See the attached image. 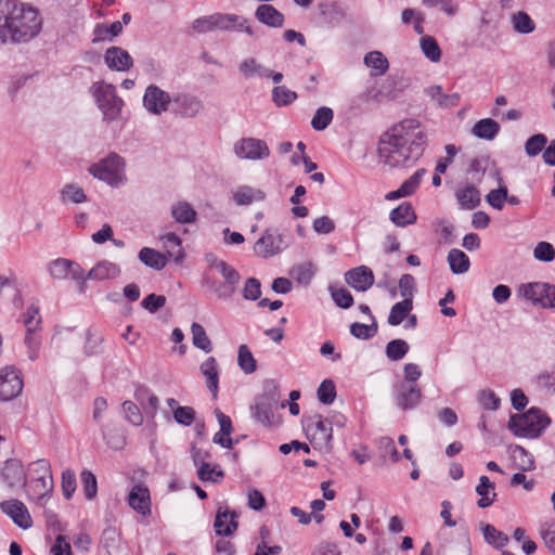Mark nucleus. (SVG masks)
Segmentation results:
<instances>
[{"label": "nucleus", "mask_w": 555, "mask_h": 555, "mask_svg": "<svg viewBox=\"0 0 555 555\" xmlns=\"http://www.w3.org/2000/svg\"><path fill=\"white\" fill-rule=\"evenodd\" d=\"M292 275L297 283L307 285L311 282L314 275V266L311 262L297 266L293 269Z\"/></svg>", "instance_id": "obj_53"}, {"label": "nucleus", "mask_w": 555, "mask_h": 555, "mask_svg": "<svg viewBox=\"0 0 555 555\" xmlns=\"http://www.w3.org/2000/svg\"><path fill=\"white\" fill-rule=\"evenodd\" d=\"M138 257L143 264L154 270H162L167 264L166 255L157 251L154 248L143 247L139 251Z\"/></svg>", "instance_id": "obj_33"}, {"label": "nucleus", "mask_w": 555, "mask_h": 555, "mask_svg": "<svg viewBox=\"0 0 555 555\" xmlns=\"http://www.w3.org/2000/svg\"><path fill=\"white\" fill-rule=\"evenodd\" d=\"M89 172L94 178L117 188L125 181V159L116 153H109L105 158L92 165Z\"/></svg>", "instance_id": "obj_5"}, {"label": "nucleus", "mask_w": 555, "mask_h": 555, "mask_svg": "<svg viewBox=\"0 0 555 555\" xmlns=\"http://www.w3.org/2000/svg\"><path fill=\"white\" fill-rule=\"evenodd\" d=\"M80 477H81L85 496L88 500L95 498L96 492H98V482H96L95 475L93 473H91L90 470H83L81 473Z\"/></svg>", "instance_id": "obj_56"}, {"label": "nucleus", "mask_w": 555, "mask_h": 555, "mask_svg": "<svg viewBox=\"0 0 555 555\" xmlns=\"http://www.w3.org/2000/svg\"><path fill=\"white\" fill-rule=\"evenodd\" d=\"M478 402L485 409L489 411H495L500 406V398L492 390H481L478 393Z\"/></svg>", "instance_id": "obj_59"}, {"label": "nucleus", "mask_w": 555, "mask_h": 555, "mask_svg": "<svg viewBox=\"0 0 555 555\" xmlns=\"http://www.w3.org/2000/svg\"><path fill=\"white\" fill-rule=\"evenodd\" d=\"M235 518L236 514L234 512L230 513L227 509L219 508L214 524L216 533L224 537L233 534L237 529Z\"/></svg>", "instance_id": "obj_28"}, {"label": "nucleus", "mask_w": 555, "mask_h": 555, "mask_svg": "<svg viewBox=\"0 0 555 555\" xmlns=\"http://www.w3.org/2000/svg\"><path fill=\"white\" fill-rule=\"evenodd\" d=\"M389 219L397 227L403 228L415 223L417 217L413 206L410 203L404 202L390 211Z\"/></svg>", "instance_id": "obj_29"}, {"label": "nucleus", "mask_w": 555, "mask_h": 555, "mask_svg": "<svg viewBox=\"0 0 555 555\" xmlns=\"http://www.w3.org/2000/svg\"><path fill=\"white\" fill-rule=\"evenodd\" d=\"M336 398V388L331 379H324L318 388V399L324 404H332Z\"/></svg>", "instance_id": "obj_55"}, {"label": "nucleus", "mask_w": 555, "mask_h": 555, "mask_svg": "<svg viewBox=\"0 0 555 555\" xmlns=\"http://www.w3.org/2000/svg\"><path fill=\"white\" fill-rule=\"evenodd\" d=\"M281 234L276 230L267 229L255 243V253L262 258H269L278 255L284 249Z\"/></svg>", "instance_id": "obj_13"}, {"label": "nucleus", "mask_w": 555, "mask_h": 555, "mask_svg": "<svg viewBox=\"0 0 555 555\" xmlns=\"http://www.w3.org/2000/svg\"><path fill=\"white\" fill-rule=\"evenodd\" d=\"M24 383L20 372L12 365L0 369V400L10 401L23 390Z\"/></svg>", "instance_id": "obj_12"}, {"label": "nucleus", "mask_w": 555, "mask_h": 555, "mask_svg": "<svg viewBox=\"0 0 555 555\" xmlns=\"http://www.w3.org/2000/svg\"><path fill=\"white\" fill-rule=\"evenodd\" d=\"M413 309V300H402L395 304L388 315V323L392 326H397L410 314Z\"/></svg>", "instance_id": "obj_41"}, {"label": "nucleus", "mask_w": 555, "mask_h": 555, "mask_svg": "<svg viewBox=\"0 0 555 555\" xmlns=\"http://www.w3.org/2000/svg\"><path fill=\"white\" fill-rule=\"evenodd\" d=\"M304 428L307 438L315 449L320 451L331 450L333 437L332 424L320 414H314L304 420Z\"/></svg>", "instance_id": "obj_7"}, {"label": "nucleus", "mask_w": 555, "mask_h": 555, "mask_svg": "<svg viewBox=\"0 0 555 555\" xmlns=\"http://www.w3.org/2000/svg\"><path fill=\"white\" fill-rule=\"evenodd\" d=\"M11 20L14 22V43L28 42L41 30L42 20L39 12L29 4L17 1L16 11Z\"/></svg>", "instance_id": "obj_3"}, {"label": "nucleus", "mask_w": 555, "mask_h": 555, "mask_svg": "<svg viewBox=\"0 0 555 555\" xmlns=\"http://www.w3.org/2000/svg\"><path fill=\"white\" fill-rule=\"evenodd\" d=\"M396 404L402 410L415 408L422 399L421 389L415 384L401 382L395 386Z\"/></svg>", "instance_id": "obj_16"}, {"label": "nucleus", "mask_w": 555, "mask_h": 555, "mask_svg": "<svg viewBox=\"0 0 555 555\" xmlns=\"http://www.w3.org/2000/svg\"><path fill=\"white\" fill-rule=\"evenodd\" d=\"M533 256L539 261L550 262L555 259V249L548 242H540L533 250Z\"/></svg>", "instance_id": "obj_58"}, {"label": "nucleus", "mask_w": 555, "mask_h": 555, "mask_svg": "<svg viewBox=\"0 0 555 555\" xmlns=\"http://www.w3.org/2000/svg\"><path fill=\"white\" fill-rule=\"evenodd\" d=\"M363 62L367 67L372 69V76H382L389 68L388 60L379 51H371L366 53Z\"/></svg>", "instance_id": "obj_36"}, {"label": "nucleus", "mask_w": 555, "mask_h": 555, "mask_svg": "<svg viewBox=\"0 0 555 555\" xmlns=\"http://www.w3.org/2000/svg\"><path fill=\"white\" fill-rule=\"evenodd\" d=\"M173 98L157 85H149L143 94V106L153 115L160 116L169 109Z\"/></svg>", "instance_id": "obj_11"}, {"label": "nucleus", "mask_w": 555, "mask_h": 555, "mask_svg": "<svg viewBox=\"0 0 555 555\" xmlns=\"http://www.w3.org/2000/svg\"><path fill=\"white\" fill-rule=\"evenodd\" d=\"M350 333L358 339H369L376 335L377 323L373 319L372 324L352 323L350 325Z\"/></svg>", "instance_id": "obj_51"}, {"label": "nucleus", "mask_w": 555, "mask_h": 555, "mask_svg": "<svg viewBox=\"0 0 555 555\" xmlns=\"http://www.w3.org/2000/svg\"><path fill=\"white\" fill-rule=\"evenodd\" d=\"M547 140L542 133H538L528 139L525 145L526 153L529 156H537L545 146Z\"/></svg>", "instance_id": "obj_61"}, {"label": "nucleus", "mask_w": 555, "mask_h": 555, "mask_svg": "<svg viewBox=\"0 0 555 555\" xmlns=\"http://www.w3.org/2000/svg\"><path fill=\"white\" fill-rule=\"evenodd\" d=\"M426 170L421 168L416 170L408 180H405L398 190L391 191L386 194L385 198L387 201L398 199L400 197H405L415 192L418 188L423 177L425 176Z\"/></svg>", "instance_id": "obj_27"}, {"label": "nucleus", "mask_w": 555, "mask_h": 555, "mask_svg": "<svg viewBox=\"0 0 555 555\" xmlns=\"http://www.w3.org/2000/svg\"><path fill=\"white\" fill-rule=\"evenodd\" d=\"M61 199L64 203L80 204L87 201V196L80 186L70 183L62 189Z\"/></svg>", "instance_id": "obj_46"}, {"label": "nucleus", "mask_w": 555, "mask_h": 555, "mask_svg": "<svg viewBox=\"0 0 555 555\" xmlns=\"http://www.w3.org/2000/svg\"><path fill=\"white\" fill-rule=\"evenodd\" d=\"M280 385L275 379H267L262 385V393L257 398V400L264 401L274 406H280L284 409L286 406V402L280 403Z\"/></svg>", "instance_id": "obj_34"}, {"label": "nucleus", "mask_w": 555, "mask_h": 555, "mask_svg": "<svg viewBox=\"0 0 555 555\" xmlns=\"http://www.w3.org/2000/svg\"><path fill=\"white\" fill-rule=\"evenodd\" d=\"M176 105L175 113L184 118H195L203 109V102L195 95L192 94H178L173 98Z\"/></svg>", "instance_id": "obj_18"}, {"label": "nucleus", "mask_w": 555, "mask_h": 555, "mask_svg": "<svg viewBox=\"0 0 555 555\" xmlns=\"http://www.w3.org/2000/svg\"><path fill=\"white\" fill-rule=\"evenodd\" d=\"M346 283L357 292H366L374 284L373 271L365 267L360 266L346 272Z\"/></svg>", "instance_id": "obj_19"}, {"label": "nucleus", "mask_w": 555, "mask_h": 555, "mask_svg": "<svg viewBox=\"0 0 555 555\" xmlns=\"http://www.w3.org/2000/svg\"><path fill=\"white\" fill-rule=\"evenodd\" d=\"M420 47L429 61L438 63L441 60V49L434 37L423 36L420 39Z\"/></svg>", "instance_id": "obj_42"}, {"label": "nucleus", "mask_w": 555, "mask_h": 555, "mask_svg": "<svg viewBox=\"0 0 555 555\" xmlns=\"http://www.w3.org/2000/svg\"><path fill=\"white\" fill-rule=\"evenodd\" d=\"M482 532L485 540L496 548H503L507 545L509 539L507 534L495 529L492 525H483Z\"/></svg>", "instance_id": "obj_43"}, {"label": "nucleus", "mask_w": 555, "mask_h": 555, "mask_svg": "<svg viewBox=\"0 0 555 555\" xmlns=\"http://www.w3.org/2000/svg\"><path fill=\"white\" fill-rule=\"evenodd\" d=\"M202 374L206 378L207 388L212 393L214 398H217L218 385H219V372L218 364L214 357L207 358L199 366Z\"/></svg>", "instance_id": "obj_30"}, {"label": "nucleus", "mask_w": 555, "mask_h": 555, "mask_svg": "<svg viewBox=\"0 0 555 555\" xmlns=\"http://www.w3.org/2000/svg\"><path fill=\"white\" fill-rule=\"evenodd\" d=\"M427 93L433 100L437 101L440 106L453 105L455 101H457V95L444 94L440 86H431L428 88Z\"/></svg>", "instance_id": "obj_63"}, {"label": "nucleus", "mask_w": 555, "mask_h": 555, "mask_svg": "<svg viewBox=\"0 0 555 555\" xmlns=\"http://www.w3.org/2000/svg\"><path fill=\"white\" fill-rule=\"evenodd\" d=\"M255 17L261 24L272 28H281L284 24V15L271 4H260L255 11Z\"/></svg>", "instance_id": "obj_26"}, {"label": "nucleus", "mask_w": 555, "mask_h": 555, "mask_svg": "<svg viewBox=\"0 0 555 555\" xmlns=\"http://www.w3.org/2000/svg\"><path fill=\"white\" fill-rule=\"evenodd\" d=\"M273 101L279 105H287L297 98L296 92L286 89L284 86L275 87L272 91Z\"/></svg>", "instance_id": "obj_62"}, {"label": "nucleus", "mask_w": 555, "mask_h": 555, "mask_svg": "<svg viewBox=\"0 0 555 555\" xmlns=\"http://www.w3.org/2000/svg\"><path fill=\"white\" fill-rule=\"evenodd\" d=\"M237 364L245 374H251L257 370L256 360L246 345L238 347Z\"/></svg>", "instance_id": "obj_45"}, {"label": "nucleus", "mask_w": 555, "mask_h": 555, "mask_svg": "<svg viewBox=\"0 0 555 555\" xmlns=\"http://www.w3.org/2000/svg\"><path fill=\"white\" fill-rule=\"evenodd\" d=\"M91 91L98 107L103 114L104 120H116L120 115L124 102L116 95L115 87L104 82H96L91 87Z\"/></svg>", "instance_id": "obj_6"}, {"label": "nucleus", "mask_w": 555, "mask_h": 555, "mask_svg": "<svg viewBox=\"0 0 555 555\" xmlns=\"http://www.w3.org/2000/svg\"><path fill=\"white\" fill-rule=\"evenodd\" d=\"M475 490L476 493L480 496V499L477 501L478 507L487 508L494 503L496 493L494 491V483L489 479V477L481 476Z\"/></svg>", "instance_id": "obj_31"}, {"label": "nucleus", "mask_w": 555, "mask_h": 555, "mask_svg": "<svg viewBox=\"0 0 555 555\" xmlns=\"http://www.w3.org/2000/svg\"><path fill=\"white\" fill-rule=\"evenodd\" d=\"M121 274L119 264L109 260L96 262L87 273L85 272V285L88 280L106 281L117 279Z\"/></svg>", "instance_id": "obj_22"}, {"label": "nucleus", "mask_w": 555, "mask_h": 555, "mask_svg": "<svg viewBox=\"0 0 555 555\" xmlns=\"http://www.w3.org/2000/svg\"><path fill=\"white\" fill-rule=\"evenodd\" d=\"M191 332H192L193 345L196 348L205 351L206 353H209L212 350V345L206 334L205 328L198 323H193L192 327H191Z\"/></svg>", "instance_id": "obj_44"}, {"label": "nucleus", "mask_w": 555, "mask_h": 555, "mask_svg": "<svg viewBox=\"0 0 555 555\" xmlns=\"http://www.w3.org/2000/svg\"><path fill=\"white\" fill-rule=\"evenodd\" d=\"M232 198L238 206L250 205L266 199V192L251 185H240L232 192Z\"/></svg>", "instance_id": "obj_25"}, {"label": "nucleus", "mask_w": 555, "mask_h": 555, "mask_svg": "<svg viewBox=\"0 0 555 555\" xmlns=\"http://www.w3.org/2000/svg\"><path fill=\"white\" fill-rule=\"evenodd\" d=\"M332 298L335 304L343 309H348L353 305V297L345 288H331Z\"/></svg>", "instance_id": "obj_64"}, {"label": "nucleus", "mask_w": 555, "mask_h": 555, "mask_svg": "<svg viewBox=\"0 0 555 555\" xmlns=\"http://www.w3.org/2000/svg\"><path fill=\"white\" fill-rule=\"evenodd\" d=\"M275 406L264 401L256 400L253 406V414L257 422L263 426H272L275 424L273 409Z\"/></svg>", "instance_id": "obj_40"}, {"label": "nucleus", "mask_w": 555, "mask_h": 555, "mask_svg": "<svg viewBox=\"0 0 555 555\" xmlns=\"http://www.w3.org/2000/svg\"><path fill=\"white\" fill-rule=\"evenodd\" d=\"M27 495L43 506L53 491L51 464L46 459H39L28 464L26 473Z\"/></svg>", "instance_id": "obj_2"}, {"label": "nucleus", "mask_w": 555, "mask_h": 555, "mask_svg": "<svg viewBox=\"0 0 555 555\" xmlns=\"http://www.w3.org/2000/svg\"><path fill=\"white\" fill-rule=\"evenodd\" d=\"M122 411L125 413L126 420H128L132 425H142L143 415L135 403H133L132 401H125L122 403Z\"/></svg>", "instance_id": "obj_60"}, {"label": "nucleus", "mask_w": 555, "mask_h": 555, "mask_svg": "<svg viewBox=\"0 0 555 555\" xmlns=\"http://www.w3.org/2000/svg\"><path fill=\"white\" fill-rule=\"evenodd\" d=\"M135 397L137 400L143 406L145 413L150 414L151 416H154L156 414L159 400L154 393H152L147 389H142L137 392Z\"/></svg>", "instance_id": "obj_48"}, {"label": "nucleus", "mask_w": 555, "mask_h": 555, "mask_svg": "<svg viewBox=\"0 0 555 555\" xmlns=\"http://www.w3.org/2000/svg\"><path fill=\"white\" fill-rule=\"evenodd\" d=\"M240 73L246 78H271L275 83L283 79L281 73H274L254 57L246 59L240 64Z\"/></svg>", "instance_id": "obj_20"}, {"label": "nucleus", "mask_w": 555, "mask_h": 555, "mask_svg": "<svg viewBox=\"0 0 555 555\" xmlns=\"http://www.w3.org/2000/svg\"><path fill=\"white\" fill-rule=\"evenodd\" d=\"M234 154L241 159L260 160L270 156L268 144L257 138H242L234 143Z\"/></svg>", "instance_id": "obj_10"}, {"label": "nucleus", "mask_w": 555, "mask_h": 555, "mask_svg": "<svg viewBox=\"0 0 555 555\" xmlns=\"http://www.w3.org/2000/svg\"><path fill=\"white\" fill-rule=\"evenodd\" d=\"M448 263L454 274H463L469 270L470 261L468 256L461 249L453 248L448 254Z\"/></svg>", "instance_id": "obj_37"}, {"label": "nucleus", "mask_w": 555, "mask_h": 555, "mask_svg": "<svg viewBox=\"0 0 555 555\" xmlns=\"http://www.w3.org/2000/svg\"><path fill=\"white\" fill-rule=\"evenodd\" d=\"M550 423V417L540 409L531 408L524 414L512 415L508 428L517 437L533 439L540 437Z\"/></svg>", "instance_id": "obj_4"}, {"label": "nucleus", "mask_w": 555, "mask_h": 555, "mask_svg": "<svg viewBox=\"0 0 555 555\" xmlns=\"http://www.w3.org/2000/svg\"><path fill=\"white\" fill-rule=\"evenodd\" d=\"M409 351V344L403 339L390 340L386 346V356L391 361L401 360Z\"/></svg>", "instance_id": "obj_49"}, {"label": "nucleus", "mask_w": 555, "mask_h": 555, "mask_svg": "<svg viewBox=\"0 0 555 555\" xmlns=\"http://www.w3.org/2000/svg\"><path fill=\"white\" fill-rule=\"evenodd\" d=\"M455 197L465 209H473L480 203V193L474 185H466L459 189L455 193Z\"/></svg>", "instance_id": "obj_38"}, {"label": "nucleus", "mask_w": 555, "mask_h": 555, "mask_svg": "<svg viewBox=\"0 0 555 555\" xmlns=\"http://www.w3.org/2000/svg\"><path fill=\"white\" fill-rule=\"evenodd\" d=\"M104 61L111 69L117 72H126L133 65L130 54L119 47L108 48L105 52Z\"/></svg>", "instance_id": "obj_24"}, {"label": "nucleus", "mask_w": 555, "mask_h": 555, "mask_svg": "<svg viewBox=\"0 0 555 555\" xmlns=\"http://www.w3.org/2000/svg\"><path fill=\"white\" fill-rule=\"evenodd\" d=\"M427 142V131L417 119H403L380 137L378 162L389 168L410 167L423 155Z\"/></svg>", "instance_id": "obj_1"}, {"label": "nucleus", "mask_w": 555, "mask_h": 555, "mask_svg": "<svg viewBox=\"0 0 555 555\" xmlns=\"http://www.w3.org/2000/svg\"><path fill=\"white\" fill-rule=\"evenodd\" d=\"M0 508L20 528L28 529L33 526L31 517L23 502L18 500L3 501L0 504Z\"/></svg>", "instance_id": "obj_17"}, {"label": "nucleus", "mask_w": 555, "mask_h": 555, "mask_svg": "<svg viewBox=\"0 0 555 555\" xmlns=\"http://www.w3.org/2000/svg\"><path fill=\"white\" fill-rule=\"evenodd\" d=\"M163 246L166 250L167 257L180 262L184 258V253L181 247V238L175 233H167L160 237Z\"/></svg>", "instance_id": "obj_35"}, {"label": "nucleus", "mask_w": 555, "mask_h": 555, "mask_svg": "<svg viewBox=\"0 0 555 555\" xmlns=\"http://www.w3.org/2000/svg\"><path fill=\"white\" fill-rule=\"evenodd\" d=\"M500 132V125L492 118L478 120L472 128V133L478 139L491 141Z\"/></svg>", "instance_id": "obj_32"}, {"label": "nucleus", "mask_w": 555, "mask_h": 555, "mask_svg": "<svg viewBox=\"0 0 555 555\" xmlns=\"http://www.w3.org/2000/svg\"><path fill=\"white\" fill-rule=\"evenodd\" d=\"M216 30L221 31H245L249 36H254V29L248 21L237 14L232 13H215Z\"/></svg>", "instance_id": "obj_15"}, {"label": "nucleus", "mask_w": 555, "mask_h": 555, "mask_svg": "<svg viewBox=\"0 0 555 555\" xmlns=\"http://www.w3.org/2000/svg\"><path fill=\"white\" fill-rule=\"evenodd\" d=\"M128 503L133 511L142 516H150L152 513L150 490L145 486L132 487L128 494Z\"/></svg>", "instance_id": "obj_21"}, {"label": "nucleus", "mask_w": 555, "mask_h": 555, "mask_svg": "<svg viewBox=\"0 0 555 555\" xmlns=\"http://www.w3.org/2000/svg\"><path fill=\"white\" fill-rule=\"evenodd\" d=\"M2 480L10 487H25L26 486V472L18 460L5 461L1 470Z\"/></svg>", "instance_id": "obj_23"}, {"label": "nucleus", "mask_w": 555, "mask_h": 555, "mask_svg": "<svg viewBox=\"0 0 555 555\" xmlns=\"http://www.w3.org/2000/svg\"><path fill=\"white\" fill-rule=\"evenodd\" d=\"M212 266L222 274L225 282L231 284H238L241 275L233 267L229 266L222 260H215Z\"/></svg>", "instance_id": "obj_57"}, {"label": "nucleus", "mask_w": 555, "mask_h": 555, "mask_svg": "<svg viewBox=\"0 0 555 555\" xmlns=\"http://www.w3.org/2000/svg\"><path fill=\"white\" fill-rule=\"evenodd\" d=\"M507 199V188L501 186L495 190H491L487 196V203L494 209L502 210Z\"/></svg>", "instance_id": "obj_54"}, {"label": "nucleus", "mask_w": 555, "mask_h": 555, "mask_svg": "<svg viewBox=\"0 0 555 555\" xmlns=\"http://www.w3.org/2000/svg\"><path fill=\"white\" fill-rule=\"evenodd\" d=\"M49 273L54 280L72 278L79 291L85 292V270L77 262L64 258L55 259L49 266Z\"/></svg>", "instance_id": "obj_9"}, {"label": "nucleus", "mask_w": 555, "mask_h": 555, "mask_svg": "<svg viewBox=\"0 0 555 555\" xmlns=\"http://www.w3.org/2000/svg\"><path fill=\"white\" fill-rule=\"evenodd\" d=\"M24 325L26 327V334H36L40 330L41 317L39 314V308L30 306L24 314Z\"/></svg>", "instance_id": "obj_50"}, {"label": "nucleus", "mask_w": 555, "mask_h": 555, "mask_svg": "<svg viewBox=\"0 0 555 555\" xmlns=\"http://www.w3.org/2000/svg\"><path fill=\"white\" fill-rule=\"evenodd\" d=\"M512 24L515 31L519 34H530L534 30V23L531 17L522 11L512 15Z\"/></svg>", "instance_id": "obj_47"}, {"label": "nucleus", "mask_w": 555, "mask_h": 555, "mask_svg": "<svg viewBox=\"0 0 555 555\" xmlns=\"http://www.w3.org/2000/svg\"><path fill=\"white\" fill-rule=\"evenodd\" d=\"M196 215L195 209L186 202H178L171 206V216L178 223H192Z\"/></svg>", "instance_id": "obj_39"}, {"label": "nucleus", "mask_w": 555, "mask_h": 555, "mask_svg": "<svg viewBox=\"0 0 555 555\" xmlns=\"http://www.w3.org/2000/svg\"><path fill=\"white\" fill-rule=\"evenodd\" d=\"M17 8L16 0H0V42L14 43L13 24L11 20Z\"/></svg>", "instance_id": "obj_14"}, {"label": "nucleus", "mask_w": 555, "mask_h": 555, "mask_svg": "<svg viewBox=\"0 0 555 555\" xmlns=\"http://www.w3.org/2000/svg\"><path fill=\"white\" fill-rule=\"evenodd\" d=\"M517 293L525 300L541 309L555 308V285L542 282L521 284Z\"/></svg>", "instance_id": "obj_8"}, {"label": "nucleus", "mask_w": 555, "mask_h": 555, "mask_svg": "<svg viewBox=\"0 0 555 555\" xmlns=\"http://www.w3.org/2000/svg\"><path fill=\"white\" fill-rule=\"evenodd\" d=\"M333 119V111L330 107H320L317 109L311 126L314 130H324Z\"/></svg>", "instance_id": "obj_52"}]
</instances>
